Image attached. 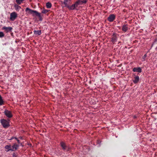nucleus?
I'll use <instances>...</instances> for the list:
<instances>
[{
    "label": "nucleus",
    "instance_id": "nucleus-25",
    "mask_svg": "<svg viewBox=\"0 0 157 157\" xmlns=\"http://www.w3.org/2000/svg\"><path fill=\"white\" fill-rule=\"evenodd\" d=\"M48 10L44 9V10H43L42 11V13L44 14H45V13H46L47 12H48Z\"/></svg>",
    "mask_w": 157,
    "mask_h": 157
},
{
    "label": "nucleus",
    "instance_id": "nucleus-6",
    "mask_svg": "<svg viewBox=\"0 0 157 157\" xmlns=\"http://www.w3.org/2000/svg\"><path fill=\"white\" fill-rule=\"evenodd\" d=\"M4 114L9 118H11L13 116L11 112L7 110L4 111Z\"/></svg>",
    "mask_w": 157,
    "mask_h": 157
},
{
    "label": "nucleus",
    "instance_id": "nucleus-20",
    "mask_svg": "<svg viewBox=\"0 0 157 157\" xmlns=\"http://www.w3.org/2000/svg\"><path fill=\"white\" fill-rule=\"evenodd\" d=\"M78 1H80V4H82L83 3H86V2L87 0H79Z\"/></svg>",
    "mask_w": 157,
    "mask_h": 157
},
{
    "label": "nucleus",
    "instance_id": "nucleus-9",
    "mask_svg": "<svg viewBox=\"0 0 157 157\" xmlns=\"http://www.w3.org/2000/svg\"><path fill=\"white\" fill-rule=\"evenodd\" d=\"M13 28L11 27H7L6 26H4L2 28V29L5 30V31L6 33H8L11 31V30Z\"/></svg>",
    "mask_w": 157,
    "mask_h": 157
},
{
    "label": "nucleus",
    "instance_id": "nucleus-24",
    "mask_svg": "<svg viewBox=\"0 0 157 157\" xmlns=\"http://www.w3.org/2000/svg\"><path fill=\"white\" fill-rule=\"evenodd\" d=\"M4 36V33L3 32H0V38H2Z\"/></svg>",
    "mask_w": 157,
    "mask_h": 157
},
{
    "label": "nucleus",
    "instance_id": "nucleus-12",
    "mask_svg": "<svg viewBox=\"0 0 157 157\" xmlns=\"http://www.w3.org/2000/svg\"><path fill=\"white\" fill-rule=\"evenodd\" d=\"M134 80H133V82L134 83L136 84L137 83L139 80V77L138 76H136L134 77Z\"/></svg>",
    "mask_w": 157,
    "mask_h": 157
},
{
    "label": "nucleus",
    "instance_id": "nucleus-27",
    "mask_svg": "<svg viewBox=\"0 0 157 157\" xmlns=\"http://www.w3.org/2000/svg\"><path fill=\"white\" fill-rule=\"evenodd\" d=\"M133 117L134 118H136V116H134Z\"/></svg>",
    "mask_w": 157,
    "mask_h": 157
},
{
    "label": "nucleus",
    "instance_id": "nucleus-22",
    "mask_svg": "<svg viewBox=\"0 0 157 157\" xmlns=\"http://www.w3.org/2000/svg\"><path fill=\"white\" fill-rule=\"evenodd\" d=\"M14 7H15V9L16 10H18L21 8V7L17 5H14Z\"/></svg>",
    "mask_w": 157,
    "mask_h": 157
},
{
    "label": "nucleus",
    "instance_id": "nucleus-29",
    "mask_svg": "<svg viewBox=\"0 0 157 157\" xmlns=\"http://www.w3.org/2000/svg\"><path fill=\"white\" fill-rule=\"evenodd\" d=\"M15 138V139L16 140H18V139H17V138H16V137H15V138Z\"/></svg>",
    "mask_w": 157,
    "mask_h": 157
},
{
    "label": "nucleus",
    "instance_id": "nucleus-18",
    "mask_svg": "<svg viewBox=\"0 0 157 157\" xmlns=\"http://www.w3.org/2000/svg\"><path fill=\"white\" fill-rule=\"evenodd\" d=\"M46 6L47 8H51L52 7L51 3L49 2H48L46 3Z\"/></svg>",
    "mask_w": 157,
    "mask_h": 157
},
{
    "label": "nucleus",
    "instance_id": "nucleus-8",
    "mask_svg": "<svg viewBox=\"0 0 157 157\" xmlns=\"http://www.w3.org/2000/svg\"><path fill=\"white\" fill-rule=\"evenodd\" d=\"M115 16L114 14H112L109 15L108 17V20L109 22H112L115 19Z\"/></svg>",
    "mask_w": 157,
    "mask_h": 157
},
{
    "label": "nucleus",
    "instance_id": "nucleus-1",
    "mask_svg": "<svg viewBox=\"0 0 157 157\" xmlns=\"http://www.w3.org/2000/svg\"><path fill=\"white\" fill-rule=\"evenodd\" d=\"M25 11L26 12V14H31L33 17L35 16H36L39 17H41V15L40 13H39L36 11L33 10L28 8H26Z\"/></svg>",
    "mask_w": 157,
    "mask_h": 157
},
{
    "label": "nucleus",
    "instance_id": "nucleus-3",
    "mask_svg": "<svg viewBox=\"0 0 157 157\" xmlns=\"http://www.w3.org/2000/svg\"><path fill=\"white\" fill-rule=\"evenodd\" d=\"M17 17V14L15 12L11 13L10 14V20L12 21H14Z\"/></svg>",
    "mask_w": 157,
    "mask_h": 157
},
{
    "label": "nucleus",
    "instance_id": "nucleus-23",
    "mask_svg": "<svg viewBox=\"0 0 157 157\" xmlns=\"http://www.w3.org/2000/svg\"><path fill=\"white\" fill-rule=\"evenodd\" d=\"M147 56L146 54H145L144 56L143 57H142V61H144L145 60V59H146V58Z\"/></svg>",
    "mask_w": 157,
    "mask_h": 157
},
{
    "label": "nucleus",
    "instance_id": "nucleus-4",
    "mask_svg": "<svg viewBox=\"0 0 157 157\" xmlns=\"http://www.w3.org/2000/svg\"><path fill=\"white\" fill-rule=\"evenodd\" d=\"M19 145L18 144H16L15 143L12 146V148H10L7 150V151H13L16 150L18 148Z\"/></svg>",
    "mask_w": 157,
    "mask_h": 157
},
{
    "label": "nucleus",
    "instance_id": "nucleus-19",
    "mask_svg": "<svg viewBox=\"0 0 157 157\" xmlns=\"http://www.w3.org/2000/svg\"><path fill=\"white\" fill-rule=\"evenodd\" d=\"M11 146V145L9 144L7 145H6L5 147V148L6 149H7V150L10 149V148H12Z\"/></svg>",
    "mask_w": 157,
    "mask_h": 157
},
{
    "label": "nucleus",
    "instance_id": "nucleus-7",
    "mask_svg": "<svg viewBox=\"0 0 157 157\" xmlns=\"http://www.w3.org/2000/svg\"><path fill=\"white\" fill-rule=\"evenodd\" d=\"M60 145L61 147H62V149L63 150L68 151L69 150V147L66 146L64 143L63 142H61Z\"/></svg>",
    "mask_w": 157,
    "mask_h": 157
},
{
    "label": "nucleus",
    "instance_id": "nucleus-28",
    "mask_svg": "<svg viewBox=\"0 0 157 157\" xmlns=\"http://www.w3.org/2000/svg\"><path fill=\"white\" fill-rule=\"evenodd\" d=\"M14 138L13 137H12L10 139V140H12Z\"/></svg>",
    "mask_w": 157,
    "mask_h": 157
},
{
    "label": "nucleus",
    "instance_id": "nucleus-2",
    "mask_svg": "<svg viewBox=\"0 0 157 157\" xmlns=\"http://www.w3.org/2000/svg\"><path fill=\"white\" fill-rule=\"evenodd\" d=\"M1 122L3 127L4 128H7L10 126L9 121L3 119L1 120Z\"/></svg>",
    "mask_w": 157,
    "mask_h": 157
},
{
    "label": "nucleus",
    "instance_id": "nucleus-21",
    "mask_svg": "<svg viewBox=\"0 0 157 157\" xmlns=\"http://www.w3.org/2000/svg\"><path fill=\"white\" fill-rule=\"evenodd\" d=\"M24 0H16V2L18 4H20L22 3Z\"/></svg>",
    "mask_w": 157,
    "mask_h": 157
},
{
    "label": "nucleus",
    "instance_id": "nucleus-16",
    "mask_svg": "<svg viewBox=\"0 0 157 157\" xmlns=\"http://www.w3.org/2000/svg\"><path fill=\"white\" fill-rule=\"evenodd\" d=\"M4 104V101H3L2 98L0 95V106H1Z\"/></svg>",
    "mask_w": 157,
    "mask_h": 157
},
{
    "label": "nucleus",
    "instance_id": "nucleus-11",
    "mask_svg": "<svg viewBox=\"0 0 157 157\" xmlns=\"http://www.w3.org/2000/svg\"><path fill=\"white\" fill-rule=\"evenodd\" d=\"M128 27L127 25H124L122 27V30L124 32H126L128 30Z\"/></svg>",
    "mask_w": 157,
    "mask_h": 157
},
{
    "label": "nucleus",
    "instance_id": "nucleus-26",
    "mask_svg": "<svg viewBox=\"0 0 157 157\" xmlns=\"http://www.w3.org/2000/svg\"><path fill=\"white\" fill-rule=\"evenodd\" d=\"M17 140V142H18V144H20V140Z\"/></svg>",
    "mask_w": 157,
    "mask_h": 157
},
{
    "label": "nucleus",
    "instance_id": "nucleus-15",
    "mask_svg": "<svg viewBox=\"0 0 157 157\" xmlns=\"http://www.w3.org/2000/svg\"><path fill=\"white\" fill-rule=\"evenodd\" d=\"M117 38L116 35H113L112 38V43H114L117 41Z\"/></svg>",
    "mask_w": 157,
    "mask_h": 157
},
{
    "label": "nucleus",
    "instance_id": "nucleus-5",
    "mask_svg": "<svg viewBox=\"0 0 157 157\" xmlns=\"http://www.w3.org/2000/svg\"><path fill=\"white\" fill-rule=\"evenodd\" d=\"M61 3L62 5H64V6H66L68 5H71V0H63V1H61Z\"/></svg>",
    "mask_w": 157,
    "mask_h": 157
},
{
    "label": "nucleus",
    "instance_id": "nucleus-17",
    "mask_svg": "<svg viewBox=\"0 0 157 157\" xmlns=\"http://www.w3.org/2000/svg\"><path fill=\"white\" fill-rule=\"evenodd\" d=\"M80 4V1H78L75 2V3L74 4L72 5L74 6H75V7H77Z\"/></svg>",
    "mask_w": 157,
    "mask_h": 157
},
{
    "label": "nucleus",
    "instance_id": "nucleus-14",
    "mask_svg": "<svg viewBox=\"0 0 157 157\" xmlns=\"http://www.w3.org/2000/svg\"><path fill=\"white\" fill-rule=\"evenodd\" d=\"M65 7L68 8V9H69L70 10H74L75 9V8H76L75 7V6H74L73 5L70 6L69 5H68L66 6Z\"/></svg>",
    "mask_w": 157,
    "mask_h": 157
},
{
    "label": "nucleus",
    "instance_id": "nucleus-10",
    "mask_svg": "<svg viewBox=\"0 0 157 157\" xmlns=\"http://www.w3.org/2000/svg\"><path fill=\"white\" fill-rule=\"evenodd\" d=\"M133 71L134 72L141 73L142 72V69L140 67H138L137 68H133Z\"/></svg>",
    "mask_w": 157,
    "mask_h": 157
},
{
    "label": "nucleus",
    "instance_id": "nucleus-13",
    "mask_svg": "<svg viewBox=\"0 0 157 157\" xmlns=\"http://www.w3.org/2000/svg\"><path fill=\"white\" fill-rule=\"evenodd\" d=\"M34 33L36 35H40L41 33V30H35L34 31Z\"/></svg>",
    "mask_w": 157,
    "mask_h": 157
}]
</instances>
